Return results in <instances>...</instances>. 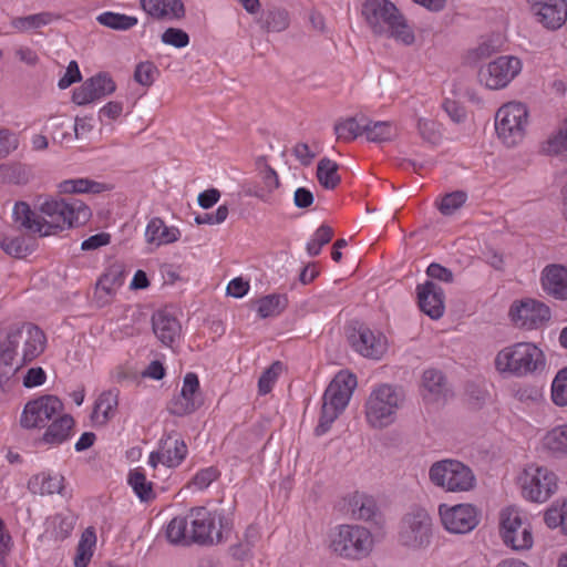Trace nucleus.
Masks as SVG:
<instances>
[{
    "label": "nucleus",
    "instance_id": "obj_61",
    "mask_svg": "<svg viewBox=\"0 0 567 567\" xmlns=\"http://www.w3.org/2000/svg\"><path fill=\"white\" fill-rule=\"evenodd\" d=\"M249 290V282L241 277L234 278L229 281L226 293L234 298H243Z\"/></svg>",
    "mask_w": 567,
    "mask_h": 567
},
{
    "label": "nucleus",
    "instance_id": "obj_14",
    "mask_svg": "<svg viewBox=\"0 0 567 567\" xmlns=\"http://www.w3.org/2000/svg\"><path fill=\"white\" fill-rule=\"evenodd\" d=\"M523 494L533 502H545L557 488L556 475L546 467L530 466L525 470Z\"/></svg>",
    "mask_w": 567,
    "mask_h": 567
},
{
    "label": "nucleus",
    "instance_id": "obj_26",
    "mask_svg": "<svg viewBox=\"0 0 567 567\" xmlns=\"http://www.w3.org/2000/svg\"><path fill=\"white\" fill-rule=\"evenodd\" d=\"M142 9L152 18L163 20L182 19L185 17V7L182 0H141Z\"/></svg>",
    "mask_w": 567,
    "mask_h": 567
},
{
    "label": "nucleus",
    "instance_id": "obj_54",
    "mask_svg": "<svg viewBox=\"0 0 567 567\" xmlns=\"http://www.w3.org/2000/svg\"><path fill=\"white\" fill-rule=\"evenodd\" d=\"M18 145L19 141L14 133L8 128H0V158H6Z\"/></svg>",
    "mask_w": 567,
    "mask_h": 567
},
{
    "label": "nucleus",
    "instance_id": "obj_18",
    "mask_svg": "<svg viewBox=\"0 0 567 567\" xmlns=\"http://www.w3.org/2000/svg\"><path fill=\"white\" fill-rule=\"evenodd\" d=\"M9 339L14 341L16 349L23 344L22 361L23 363L31 362L44 350L45 337L43 331L32 324L22 323L11 326L8 330Z\"/></svg>",
    "mask_w": 567,
    "mask_h": 567
},
{
    "label": "nucleus",
    "instance_id": "obj_15",
    "mask_svg": "<svg viewBox=\"0 0 567 567\" xmlns=\"http://www.w3.org/2000/svg\"><path fill=\"white\" fill-rule=\"evenodd\" d=\"M513 322L526 330L538 329L550 320V308L538 300L526 299L514 302L509 309Z\"/></svg>",
    "mask_w": 567,
    "mask_h": 567
},
{
    "label": "nucleus",
    "instance_id": "obj_34",
    "mask_svg": "<svg viewBox=\"0 0 567 567\" xmlns=\"http://www.w3.org/2000/svg\"><path fill=\"white\" fill-rule=\"evenodd\" d=\"M35 239L33 237H3L0 240V248L13 258H24L34 249Z\"/></svg>",
    "mask_w": 567,
    "mask_h": 567
},
{
    "label": "nucleus",
    "instance_id": "obj_41",
    "mask_svg": "<svg viewBox=\"0 0 567 567\" xmlns=\"http://www.w3.org/2000/svg\"><path fill=\"white\" fill-rule=\"evenodd\" d=\"M287 303L288 299L285 295H268L258 300L257 312L260 318L278 316L286 309Z\"/></svg>",
    "mask_w": 567,
    "mask_h": 567
},
{
    "label": "nucleus",
    "instance_id": "obj_11",
    "mask_svg": "<svg viewBox=\"0 0 567 567\" xmlns=\"http://www.w3.org/2000/svg\"><path fill=\"white\" fill-rule=\"evenodd\" d=\"M62 409L63 403L58 396L42 395L25 404L20 424L24 429L44 427Z\"/></svg>",
    "mask_w": 567,
    "mask_h": 567
},
{
    "label": "nucleus",
    "instance_id": "obj_19",
    "mask_svg": "<svg viewBox=\"0 0 567 567\" xmlns=\"http://www.w3.org/2000/svg\"><path fill=\"white\" fill-rule=\"evenodd\" d=\"M347 336L353 350L365 358L380 359L386 351L382 337H375L373 331L363 323L351 324Z\"/></svg>",
    "mask_w": 567,
    "mask_h": 567
},
{
    "label": "nucleus",
    "instance_id": "obj_23",
    "mask_svg": "<svg viewBox=\"0 0 567 567\" xmlns=\"http://www.w3.org/2000/svg\"><path fill=\"white\" fill-rule=\"evenodd\" d=\"M420 309L432 319H440L444 313L443 289L431 280L417 286Z\"/></svg>",
    "mask_w": 567,
    "mask_h": 567
},
{
    "label": "nucleus",
    "instance_id": "obj_33",
    "mask_svg": "<svg viewBox=\"0 0 567 567\" xmlns=\"http://www.w3.org/2000/svg\"><path fill=\"white\" fill-rule=\"evenodd\" d=\"M422 384L432 401L445 399L450 392L445 375L437 369L425 370L422 375Z\"/></svg>",
    "mask_w": 567,
    "mask_h": 567
},
{
    "label": "nucleus",
    "instance_id": "obj_5",
    "mask_svg": "<svg viewBox=\"0 0 567 567\" xmlns=\"http://www.w3.org/2000/svg\"><path fill=\"white\" fill-rule=\"evenodd\" d=\"M331 550L338 556L360 560L368 557L373 549L371 532L360 525H340L331 535Z\"/></svg>",
    "mask_w": 567,
    "mask_h": 567
},
{
    "label": "nucleus",
    "instance_id": "obj_8",
    "mask_svg": "<svg viewBox=\"0 0 567 567\" xmlns=\"http://www.w3.org/2000/svg\"><path fill=\"white\" fill-rule=\"evenodd\" d=\"M431 482L449 492H467L474 488L476 478L472 470L457 460L433 463L429 471Z\"/></svg>",
    "mask_w": 567,
    "mask_h": 567
},
{
    "label": "nucleus",
    "instance_id": "obj_40",
    "mask_svg": "<svg viewBox=\"0 0 567 567\" xmlns=\"http://www.w3.org/2000/svg\"><path fill=\"white\" fill-rule=\"evenodd\" d=\"M363 118H365L364 115H359V116L348 117L347 120H344L342 122L336 123L334 132L337 134V137L339 140H343V141H352V140L357 138L358 136L364 134Z\"/></svg>",
    "mask_w": 567,
    "mask_h": 567
},
{
    "label": "nucleus",
    "instance_id": "obj_57",
    "mask_svg": "<svg viewBox=\"0 0 567 567\" xmlns=\"http://www.w3.org/2000/svg\"><path fill=\"white\" fill-rule=\"evenodd\" d=\"M64 477L62 475H48L47 477H43L41 489L42 493L47 494H62V491L64 489Z\"/></svg>",
    "mask_w": 567,
    "mask_h": 567
},
{
    "label": "nucleus",
    "instance_id": "obj_50",
    "mask_svg": "<svg viewBox=\"0 0 567 567\" xmlns=\"http://www.w3.org/2000/svg\"><path fill=\"white\" fill-rule=\"evenodd\" d=\"M439 123L433 120L420 118L417 121V131L421 137L431 144H436L441 140Z\"/></svg>",
    "mask_w": 567,
    "mask_h": 567
},
{
    "label": "nucleus",
    "instance_id": "obj_12",
    "mask_svg": "<svg viewBox=\"0 0 567 567\" xmlns=\"http://www.w3.org/2000/svg\"><path fill=\"white\" fill-rule=\"evenodd\" d=\"M190 526L189 539L200 545L218 544L223 540V528L220 516V528L216 527V513L208 512L205 507L192 508L189 513Z\"/></svg>",
    "mask_w": 567,
    "mask_h": 567
},
{
    "label": "nucleus",
    "instance_id": "obj_3",
    "mask_svg": "<svg viewBox=\"0 0 567 567\" xmlns=\"http://www.w3.org/2000/svg\"><path fill=\"white\" fill-rule=\"evenodd\" d=\"M494 363L499 373L523 378L544 371L546 358L536 344L517 342L501 350Z\"/></svg>",
    "mask_w": 567,
    "mask_h": 567
},
{
    "label": "nucleus",
    "instance_id": "obj_28",
    "mask_svg": "<svg viewBox=\"0 0 567 567\" xmlns=\"http://www.w3.org/2000/svg\"><path fill=\"white\" fill-rule=\"evenodd\" d=\"M17 349L14 347V341L9 339V334L7 333V338L4 341L0 343V388L16 375L19 369L24 364L23 361L18 363L16 361Z\"/></svg>",
    "mask_w": 567,
    "mask_h": 567
},
{
    "label": "nucleus",
    "instance_id": "obj_49",
    "mask_svg": "<svg viewBox=\"0 0 567 567\" xmlns=\"http://www.w3.org/2000/svg\"><path fill=\"white\" fill-rule=\"evenodd\" d=\"M161 40L164 44L182 49L188 45L189 35L182 29L168 28L163 32Z\"/></svg>",
    "mask_w": 567,
    "mask_h": 567
},
{
    "label": "nucleus",
    "instance_id": "obj_6",
    "mask_svg": "<svg viewBox=\"0 0 567 567\" xmlns=\"http://www.w3.org/2000/svg\"><path fill=\"white\" fill-rule=\"evenodd\" d=\"M433 538V522L429 512L414 507L400 522L398 540L410 550H421L430 546Z\"/></svg>",
    "mask_w": 567,
    "mask_h": 567
},
{
    "label": "nucleus",
    "instance_id": "obj_25",
    "mask_svg": "<svg viewBox=\"0 0 567 567\" xmlns=\"http://www.w3.org/2000/svg\"><path fill=\"white\" fill-rule=\"evenodd\" d=\"M152 327L157 339L165 346H172L179 338L182 326L168 310L156 311L152 317Z\"/></svg>",
    "mask_w": 567,
    "mask_h": 567
},
{
    "label": "nucleus",
    "instance_id": "obj_51",
    "mask_svg": "<svg viewBox=\"0 0 567 567\" xmlns=\"http://www.w3.org/2000/svg\"><path fill=\"white\" fill-rule=\"evenodd\" d=\"M155 73H157V68L153 62H140L134 71V80L143 86H151L154 83Z\"/></svg>",
    "mask_w": 567,
    "mask_h": 567
},
{
    "label": "nucleus",
    "instance_id": "obj_39",
    "mask_svg": "<svg viewBox=\"0 0 567 567\" xmlns=\"http://www.w3.org/2000/svg\"><path fill=\"white\" fill-rule=\"evenodd\" d=\"M188 519L185 516L174 517L166 527V537L174 545H189Z\"/></svg>",
    "mask_w": 567,
    "mask_h": 567
},
{
    "label": "nucleus",
    "instance_id": "obj_16",
    "mask_svg": "<svg viewBox=\"0 0 567 567\" xmlns=\"http://www.w3.org/2000/svg\"><path fill=\"white\" fill-rule=\"evenodd\" d=\"M499 532L504 543L514 550L529 549L533 536L528 527H523L518 512L506 508L501 512Z\"/></svg>",
    "mask_w": 567,
    "mask_h": 567
},
{
    "label": "nucleus",
    "instance_id": "obj_55",
    "mask_svg": "<svg viewBox=\"0 0 567 567\" xmlns=\"http://www.w3.org/2000/svg\"><path fill=\"white\" fill-rule=\"evenodd\" d=\"M564 512H565V501L563 502V504L560 506H558V505L550 506L545 512V515H544V520H545L546 525L549 528H556L558 526H560L563 528L564 527V517H565Z\"/></svg>",
    "mask_w": 567,
    "mask_h": 567
},
{
    "label": "nucleus",
    "instance_id": "obj_2",
    "mask_svg": "<svg viewBox=\"0 0 567 567\" xmlns=\"http://www.w3.org/2000/svg\"><path fill=\"white\" fill-rule=\"evenodd\" d=\"M362 14L374 34L393 38L404 45L414 43L415 35L412 29L390 0H365L362 4Z\"/></svg>",
    "mask_w": 567,
    "mask_h": 567
},
{
    "label": "nucleus",
    "instance_id": "obj_63",
    "mask_svg": "<svg viewBox=\"0 0 567 567\" xmlns=\"http://www.w3.org/2000/svg\"><path fill=\"white\" fill-rule=\"evenodd\" d=\"M426 274L429 277H431L433 279H437V280L445 281V282L453 281V272L449 268L443 267L442 265L436 264V262H432L427 267Z\"/></svg>",
    "mask_w": 567,
    "mask_h": 567
},
{
    "label": "nucleus",
    "instance_id": "obj_30",
    "mask_svg": "<svg viewBox=\"0 0 567 567\" xmlns=\"http://www.w3.org/2000/svg\"><path fill=\"white\" fill-rule=\"evenodd\" d=\"M261 185L256 184L251 188H248L246 194L254 196L264 203H269L271 194L280 187V181L272 167H265L264 171L258 173Z\"/></svg>",
    "mask_w": 567,
    "mask_h": 567
},
{
    "label": "nucleus",
    "instance_id": "obj_64",
    "mask_svg": "<svg viewBox=\"0 0 567 567\" xmlns=\"http://www.w3.org/2000/svg\"><path fill=\"white\" fill-rule=\"evenodd\" d=\"M313 200L312 192L306 187H299L293 193V204L298 208H308L313 204Z\"/></svg>",
    "mask_w": 567,
    "mask_h": 567
},
{
    "label": "nucleus",
    "instance_id": "obj_29",
    "mask_svg": "<svg viewBox=\"0 0 567 567\" xmlns=\"http://www.w3.org/2000/svg\"><path fill=\"white\" fill-rule=\"evenodd\" d=\"M74 426V419L70 414L58 416L48 425L41 437V442L51 445H59L68 441Z\"/></svg>",
    "mask_w": 567,
    "mask_h": 567
},
{
    "label": "nucleus",
    "instance_id": "obj_48",
    "mask_svg": "<svg viewBox=\"0 0 567 567\" xmlns=\"http://www.w3.org/2000/svg\"><path fill=\"white\" fill-rule=\"evenodd\" d=\"M466 198H467L466 193L462 192V190H456V192L446 194L442 198V200H441V203L439 205V210L441 212V214H443L445 216L452 215L460 207L463 206V204L465 203Z\"/></svg>",
    "mask_w": 567,
    "mask_h": 567
},
{
    "label": "nucleus",
    "instance_id": "obj_1",
    "mask_svg": "<svg viewBox=\"0 0 567 567\" xmlns=\"http://www.w3.org/2000/svg\"><path fill=\"white\" fill-rule=\"evenodd\" d=\"M35 208L41 214L42 237L84 225L92 215L91 209L79 199L68 202L45 195L38 197Z\"/></svg>",
    "mask_w": 567,
    "mask_h": 567
},
{
    "label": "nucleus",
    "instance_id": "obj_22",
    "mask_svg": "<svg viewBox=\"0 0 567 567\" xmlns=\"http://www.w3.org/2000/svg\"><path fill=\"white\" fill-rule=\"evenodd\" d=\"M347 512L353 519L373 523L382 526L383 517L375 499L364 493L355 492L350 495L347 503Z\"/></svg>",
    "mask_w": 567,
    "mask_h": 567
},
{
    "label": "nucleus",
    "instance_id": "obj_35",
    "mask_svg": "<svg viewBox=\"0 0 567 567\" xmlns=\"http://www.w3.org/2000/svg\"><path fill=\"white\" fill-rule=\"evenodd\" d=\"M363 122V132L369 142L383 143L396 136V130L391 122H373L368 117Z\"/></svg>",
    "mask_w": 567,
    "mask_h": 567
},
{
    "label": "nucleus",
    "instance_id": "obj_44",
    "mask_svg": "<svg viewBox=\"0 0 567 567\" xmlns=\"http://www.w3.org/2000/svg\"><path fill=\"white\" fill-rule=\"evenodd\" d=\"M96 537L92 528H87L81 537V540L76 548V555L74 558L75 567H86L92 555V546L95 544Z\"/></svg>",
    "mask_w": 567,
    "mask_h": 567
},
{
    "label": "nucleus",
    "instance_id": "obj_52",
    "mask_svg": "<svg viewBox=\"0 0 567 567\" xmlns=\"http://www.w3.org/2000/svg\"><path fill=\"white\" fill-rule=\"evenodd\" d=\"M567 151V118L558 132L548 140V152L558 154Z\"/></svg>",
    "mask_w": 567,
    "mask_h": 567
},
{
    "label": "nucleus",
    "instance_id": "obj_36",
    "mask_svg": "<svg viewBox=\"0 0 567 567\" xmlns=\"http://www.w3.org/2000/svg\"><path fill=\"white\" fill-rule=\"evenodd\" d=\"M13 218L16 223H19L22 228H25L32 233H38L42 237L43 225L30 206L24 202L16 203L13 207Z\"/></svg>",
    "mask_w": 567,
    "mask_h": 567
},
{
    "label": "nucleus",
    "instance_id": "obj_21",
    "mask_svg": "<svg viewBox=\"0 0 567 567\" xmlns=\"http://www.w3.org/2000/svg\"><path fill=\"white\" fill-rule=\"evenodd\" d=\"M538 21L549 30L561 28L567 20L566 0H528Z\"/></svg>",
    "mask_w": 567,
    "mask_h": 567
},
{
    "label": "nucleus",
    "instance_id": "obj_17",
    "mask_svg": "<svg viewBox=\"0 0 567 567\" xmlns=\"http://www.w3.org/2000/svg\"><path fill=\"white\" fill-rule=\"evenodd\" d=\"M204 404L199 380L196 373L188 372L183 380V386L177 396H174L167 406L172 415L184 416L194 413Z\"/></svg>",
    "mask_w": 567,
    "mask_h": 567
},
{
    "label": "nucleus",
    "instance_id": "obj_13",
    "mask_svg": "<svg viewBox=\"0 0 567 567\" xmlns=\"http://www.w3.org/2000/svg\"><path fill=\"white\" fill-rule=\"evenodd\" d=\"M522 70L515 56H499L478 71V80L491 90L505 87Z\"/></svg>",
    "mask_w": 567,
    "mask_h": 567
},
{
    "label": "nucleus",
    "instance_id": "obj_42",
    "mask_svg": "<svg viewBox=\"0 0 567 567\" xmlns=\"http://www.w3.org/2000/svg\"><path fill=\"white\" fill-rule=\"evenodd\" d=\"M97 22L106 28L126 31L137 24V19L132 16L106 11L97 16Z\"/></svg>",
    "mask_w": 567,
    "mask_h": 567
},
{
    "label": "nucleus",
    "instance_id": "obj_59",
    "mask_svg": "<svg viewBox=\"0 0 567 567\" xmlns=\"http://www.w3.org/2000/svg\"><path fill=\"white\" fill-rule=\"evenodd\" d=\"M111 241V235L109 233H99L95 234L87 239L83 240L81 244L82 250H95L100 247L109 245Z\"/></svg>",
    "mask_w": 567,
    "mask_h": 567
},
{
    "label": "nucleus",
    "instance_id": "obj_45",
    "mask_svg": "<svg viewBox=\"0 0 567 567\" xmlns=\"http://www.w3.org/2000/svg\"><path fill=\"white\" fill-rule=\"evenodd\" d=\"M123 282V269L121 266H112L104 272L96 282V290H102L106 296H113L115 285Z\"/></svg>",
    "mask_w": 567,
    "mask_h": 567
},
{
    "label": "nucleus",
    "instance_id": "obj_60",
    "mask_svg": "<svg viewBox=\"0 0 567 567\" xmlns=\"http://www.w3.org/2000/svg\"><path fill=\"white\" fill-rule=\"evenodd\" d=\"M75 194L93 193L97 194L104 189V185L87 178L73 179Z\"/></svg>",
    "mask_w": 567,
    "mask_h": 567
},
{
    "label": "nucleus",
    "instance_id": "obj_9",
    "mask_svg": "<svg viewBox=\"0 0 567 567\" xmlns=\"http://www.w3.org/2000/svg\"><path fill=\"white\" fill-rule=\"evenodd\" d=\"M527 118V106L520 102H509L498 109L495 115V130L504 144L512 147L524 138Z\"/></svg>",
    "mask_w": 567,
    "mask_h": 567
},
{
    "label": "nucleus",
    "instance_id": "obj_56",
    "mask_svg": "<svg viewBox=\"0 0 567 567\" xmlns=\"http://www.w3.org/2000/svg\"><path fill=\"white\" fill-rule=\"evenodd\" d=\"M82 81V74L80 72L76 61H71L66 68L64 75L59 80L58 86L61 90H65L74 83Z\"/></svg>",
    "mask_w": 567,
    "mask_h": 567
},
{
    "label": "nucleus",
    "instance_id": "obj_62",
    "mask_svg": "<svg viewBox=\"0 0 567 567\" xmlns=\"http://www.w3.org/2000/svg\"><path fill=\"white\" fill-rule=\"evenodd\" d=\"M45 381V372L42 368H31L27 371L23 378V385L25 388H34L43 384Z\"/></svg>",
    "mask_w": 567,
    "mask_h": 567
},
{
    "label": "nucleus",
    "instance_id": "obj_37",
    "mask_svg": "<svg viewBox=\"0 0 567 567\" xmlns=\"http://www.w3.org/2000/svg\"><path fill=\"white\" fill-rule=\"evenodd\" d=\"M543 445L555 456H567V425L548 431L543 439Z\"/></svg>",
    "mask_w": 567,
    "mask_h": 567
},
{
    "label": "nucleus",
    "instance_id": "obj_4",
    "mask_svg": "<svg viewBox=\"0 0 567 567\" xmlns=\"http://www.w3.org/2000/svg\"><path fill=\"white\" fill-rule=\"evenodd\" d=\"M357 384L355 374L348 370H342L334 375L323 394L321 415L315 429L316 435L320 436L330 430L332 423L348 405Z\"/></svg>",
    "mask_w": 567,
    "mask_h": 567
},
{
    "label": "nucleus",
    "instance_id": "obj_43",
    "mask_svg": "<svg viewBox=\"0 0 567 567\" xmlns=\"http://www.w3.org/2000/svg\"><path fill=\"white\" fill-rule=\"evenodd\" d=\"M128 483L142 502H148L155 498L153 483L146 480V476L142 471H132L128 475Z\"/></svg>",
    "mask_w": 567,
    "mask_h": 567
},
{
    "label": "nucleus",
    "instance_id": "obj_27",
    "mask_svg": "<svg viewBox=\"0 0 567 567\" xmlns=\"http://www.w3.org/2000/svg\"><path fill=\"white\" fill-rule=\"evenodd\" d=\"M186 453V444L181 443L175 447V455H172L171 434H168L166 437L161 440L158 451L151 453L148 463L153 468H156L158 463H162L167 467H175L182 463Z\"/></svg>",
    "mask_w": 567,
    "mask_h": 567
},
{
    "label": "nucleus",
    "instance_id": "obj_10",
    "mask_svg": "<svg viewBox=\"0 0 567 567\" xmlns=\"http://www.w3.org/2000/svg\"><path fill=\"white\" fill-rule=\"evenodd\" d=\"M439 514L444 528L452 534H467L480 524L481 519V511L472 504L454 506L441 504Z\"/></svg>",
    "mask_w": 567,
    "mask_h": 567
},
{
    "label": "nucleus",
    "instance_id": "obj_47",
    "mask_svg": "<svg viewBox=\"0 0 567 567\" xmlns=\"http://www.w3.org/2000/svg\"><path fill=\"white\" fill-rule=\"evenodd\" d=\"M281 371L282 363L280 361H275L262 372L258 380V392L260 395H266L272 390V385L277 381Z\"/></svg>",
    "mask_w": 567,
    "mask_h": 567
},
{
    "label": "nucleus",
    "instance_id": "obj_20",
    "mask_svg": "<svg viewBox=\"0 0 567 567\" xmlns=\"http://www.w3.org/2000/svg\"><path fill=\"white\" fill-rule=\"evenodd\" d=\"M115 90L116 84L113 79L107 73L100 72L73 90L72 102L76 105H86L111 95Z\"/></svg>",
    "mask_w": 567,
    "mask_h": 567
},
{
    "label": "nucleus",
    "instance_id": "obj_53",
    "mask_svg": "<svg viewBox=\"0 0 567 567\" xmlns=\"http://www.w3.org/2000/svg\"><path fill=\"white\" fill-rule=\"evenodd\" d=\"M551 399L556 405H567V382L558 372L551 385Z\"/></svg>",
    "mask_w": 567,
    "mask_h": 567
},
{
    "label": "nucleus",
    "instance_id": "obj_58",
    "mask_svg": "<svg viewBox=\"0 0 567 567\" xmlns=\"http://www.w3.org/2000/svg\"><path fill=\"white\" fill-rule=\"evenodd\" d=\"M218 476V472L214 467L199 471L193 478V484L199 489H204L210 485Z\"/></svg>",
    "mask_w": 567,
    "mask_h": 567
},
{
    "label": "nucleus",
    "instance_id": "obj_24",
    "mask_svg": "<svg viewBox=\"0 0 567 567\" xmlns=\"http://www.w3.org/2000/svg\"><path fill=\"white\" fill-rule=\"evenodd\" d=\"M543 290L551 298L567 300V267L558 264L546 266L540 277Z\"/></svg>",
    "mask_w": 567,
    "mask_h": 567
},
{
    "label": "nucleus",
    "instance_id": "obj_38",
    "mask_svg": "<svg viewBox=\"0 0 567 567\" xmlns=\"http://www.w3.org/2000/svg\"><path fill=\"white\" fill-rule=\"evenodd\" d=\"M339 165L328 157H323L317 165V179L324 189H334L341 182L338 174Z\"/></svg>",
    "mask_w": 567,
    "mask_h": 567
},
{
    "label": "nucleus",
    "instance_id": "obj_46",
    "mask_svg": "<svg viewBox=\"0 0 567 567\" xmlns=\"http://www.w3.org/2000/svg\"><path fill=\"white\" fill-rule=\"evenodd\" d=\"M54 19V16L50 12H41L27 17H20L12 20V27L20 30L27 31L30 29H38L49 24Z\"/></svg>",
    "mask_w": 567,
    "mask_h": 567
},
{
    "label": "nucleus",
    "instance_id": "obj_7",
    "mask_svg": "<svg viewBox=\"0 0 567 567\" xmlns=\"http://www.w3.org/2000/svg\"><path fill=\"white\" fill-rule=\"evenodd\" d=\"M403 402L402 392L389 384L377 388L365 404L368 422L373 427H385L393 423L395 413Z\"/></svg>",
    "mask_w": 567,
    "mask_h": 567
},
{
    "label": "nucleus",
    "instance_id": "obj_32",
    "mask_svg": "<svg viewBox=\"0 0 567 567\" xmlns=\"http://www.w3.org/2000/svg\"><path fill=\"white\" fill-rule=\"evenodd\" d=\"M118 404V390L110 389L102 392L95 401L91 419L100 424H105L112 416Z\"/></svg>",
    "mask_w": 567,
    "mask_h": 567
},
{
    "label": "nucleus",
    "instance_id": "obj_31",
    "mask_svg": "<svg viewBox=\"0 0 567 567\" xmlns=\"http://www.w3.org/2000/svg\"><path fill=\"white\" fill-rule=\"evenodd\" d=\"M258 23L266 32H282L288 29L290 17L284 8L269 7L261 12Z\"/></svg>",
    "mask_w": 567,
    "mask_h": 567
}]
</instances>
